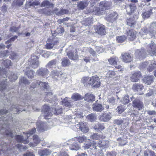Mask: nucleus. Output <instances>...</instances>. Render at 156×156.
<instances>
[{
    "label": "nucleus",
    "mask_w": 156,
    "mask_h": 156,
    "mask_svg": "<svg viewBox=\"0 0 156 156\" xmlns=\"http://www.w3.org/2000/svg\"><path fill=\"white\" fill-rule=\"evenodd\" d=\"M130 101H132L133 107L139 110H141L144 107L143 102L137 98H135L133 96L130 97Z\"/></svg>",
    "instance_id": "1"
},
{
    "label": "nucleus",
    "mask_w": 156,
    "mask_h": 156,
    "mask_svg": "<svg viewBox=\"0 0 156 156\" xmlns=\"http://www.w3.org/2000/svg\"><path fill=\"white\" fill-rule=\"evenodd\" d=\"M147 51L151 56L156 55V44L153 42L148 44L147 47Z\"/></svg>",
    "instance_id": "2"
},
{
    "label": "nucleus",
    "mask_w": 156,
    "mask_h": 156,
    "mask_svg": "<svg viewBox=\"0 0 156 156\" xmlns=\"http://www.w3.org/2000/svg\"><path fill=\"white\" fill-rule=\"evenodd\" d=\"M90 85L94 88L99 87L100 86V81L99 77L97 76H93L90 78Z\"/></svg>",
    "instance_id": "3"
},
{
    "label": "nucleus",
    "mask_w": 156,
    "mask_h": 156,
    "mask_svg": "<svg viewBox=\"0 0 156 156\" xmlns=\"http://www.w3.org/2000/svg\"><path fill=\"white\" fill-rule=\"evenodd\" d=\"M42 110L44 114V118L45 119H49V117H51L52 116L51 108L48 105H44L43 106Z\"/></svg>",
    "instance_id": "4"
},
{
    "label": "nucleus",
    "mask_w": 156,
    "mask_h": 156,
    "mask_svg": "<svg viewBox=\"0 0 156 156\" xmlns=\"http://www.w3.org/2000/svg\"><path fill=\"white\" fill-rule=\"evenodd\" d=\"M29 66L34 69L38 68L39 65V61L35 56H32L28 60Z\"/></svg>",
    "instance_id": "5"
},
{
    "label": "nucleus",
    "mask_w": 156,
    "mask_h": 156,
    "mask_svg": "<svg viewBox=\"0 0 156 156\" xmlns=\"http://www.w3.org/2000/svg\"><path fill=\"white\" fill-rule=\"evenodd\" d=\"M40 84L44 89H47L48 83L45 82H42L38 80H35L30 86V88H34L39 86Z\"/></svg>",
    "instance_id": "6"
},
{
    "label": "nucleus",
    "mask_w": 156,
    "mask_h": 156,
    "mask_svg": "<svg viewBox=\"0 0 156 156\" xmlns=\"http://www.w3.org/2000/svg\"><path fill=\"white\" fill-rule=\"evenodd\" d=\"M49 72V70L46 68L41 67L37 70L36 73L38 76L45 77L48 75Z\"/></svg>",
    "instance_id": "7"
},
{
    "label": "nucleus",
    "mask_w": 156,
    "mask_h": 156,
    "mask_svg": "<svg viewBox=\"0 0 156 156\" xmlns=\"http://www.w3.org/2000/svg\"><path fill=\"white\" fill-rule=\"evenodd\" d=\"M92 108L94 112H100L104 110V107L101 104L98 103L97 101L93 104Z\"/></svg>",
    "instance_id": "8"
},
{
    "label": "nucleus",
    "mask_w": 156,
    "mask_h": 156,
    "mask_svg": "<svg viewBox=\"0 0 156 156\" xmlns=\"http://www.w3.org/2000/svg\"><path fill=\"white\" fill-rule=\"evenodd\" d=\"M125 9H126L127 14L129 15H130L135 11L136 6L135 4L131 3L129 5L126 6Z\"/></svg>",
    "instance_id": "9"
},
{
    "label": "nucleus",
    "mask_w": 156,
    "mask_h": 156,
    "mask_svg": "<svg viewBox=\"0 0 156 156\" xmlns=\"http://www.w3.org/2000/svg\"><path fill=\"white\" fill-rule=\"evenodd\" d=\"M112 118V115L110 113H104L102 114L99 116L100 120L103 122H106L109 121Z\"/></svg>",
    "instance_id": "10"
},
{
    "label": "nucleus",
    "mask_w": 156,
    "mask_h": 156,
    "mask_svg": "<svg viewBox=\"0 0 156 156\" xmlns=\"http://www.w3.org/2000/svg\"><path fill=\"white\" fill-rule=\"evenodd\" d=\"M122 61L126 63L130 62L133 60V58L130 54L127 53H123L121 54Z\"/></svg>",
    "instance_id": "11"
},
{
    "label": "nucleus",
    "mask_w": 156,
    "mask_h": 156,
    "mask_svg": "<svg viewBox=\"0 0 156 156\" xmlns=\"http://www.w3.org/2000/svg\"><path fill=\"white\" fill-rule=\"evenodd\" d=\"M153 9V7H150L149 8H147L148 10L143 12L141 14L142 18L145 19L149 18L153 14L152 10Z\"/></svg>",
    "instance_id": "12"
},
{
    "label": "nucleus",
    "mask_w": 156,
    "mask_h": 156,
    "mask_svg": "<svg viewBox=\"0 0 156 156\" xmlns=\"http://www.w3.org/2000/svg\"><path fill=\"white\" fill-rule=\"evenodd\" d=\"M141 76V74L140 72L136 71L130 76V79L132 82H136L139 80Z\"/></svg>",
    "instance_id": "13"
},
{
    "label": "nucleus",
    "mask_w": 156,
    "mask_h": 156,
    "mask_svg": "<svg viewBox=\"0 0 156 156\" xmlns=\"http://www.w3.org/2000/svg\"><path fill=\"white\" fill-rule=\"evenodd\" d=\"M96 32L101 35H105L106 33L105 26L102 24L98 25L96 28Z\"/></svg>",
    "instance_id": "14"
},
{
    "label": "nucleus",
    "mask_w": 156,
    "mask_h": 156,
    "mask_svg": "<svg viewBox=\"0 0 156 156\" xmlns=\"http://www.w3.org/2000/svg\"><path fill=\"white\" fill-rule=\"evenodd\" d=\"M135 54L136 57L138 58L141 59L145 57V52L144 48L137 50Z\"/></svg>",
    "instance_id": "15"
},
{
    "label": "nucleus",
    "mask_w": 156,
    "mask_h": 156,
    "mask_svg": "<svg viewBox=\"0 0 156 156\" xmlns=\"http://www.w3.org/2000/svg\"><path fill=\"white\" fill-rule=\"evenodd\" d=\"M33 142H30L29 144L30 147H35L40 143L41 140L39 137L36 135H34L33 136Z\"/></svg>",
    "instance_id": "16"
},
{
    "label": "nucleus",
    "mask_w": 156,
    "mask_h": 156,
    "mask_svg": "<svg viewBox=\"0 0 156 156\" xmlns=\"http://www.w3.org/2000/svg\"><path fill=\"white\" fill-rule=\"evenodd\" d=\"M118 14L115 12H113L111 14L107 16L106 20L110 23H113L117 19Z\"/></svg>",
    "instance_id": "17"
},
{
    "label": "nucleus",
    "mask_w": 156,
    "mask_h": 156,
    "mask_svg": "<svg viewBox=\"0 0 156 156\" xmlns=\"http://www.w3.org/2000/svg\"><path fill=\"white\" fill-rule=\"evenodd\" d=\"M128 38L130 41H133L136 37V32L133 30H129L126 31Z\"/></svg>",
    "instance_id": "18"
},
{
    "label": "nucleus",
    "mask_w": 156,
    "mask_h": 156,
    "mask_svg": "<svg viewBox=\"0 0 156 156\" xmlns=\"http://www.w3.org/2000/svg\"><path fill=\"white\" fill-rule=\"evenodd\" d=\"M96 144H95L94 142H86L83 145V147L85 149H88L90 148L92 150H96L97 149V146H96Z\"/></svg>",
    "instance_id": "19"
},
{
    "label": "nucleus",
    "mask_w": 156,
    "mask_h": 156,
    "mask_svg": "<svg viewBox=\"0 0 156 156\" xmlns=\"http://www.w3.org/2000/svg\"><path fill=\"white\" fill-rule=\"evenodd\" d=\"M90 0H84L80 2L78 4L79 8L81 9H84L90 3Z\"/></svg>",
    "instance_id": "20"
},
{
    "label": "nucleus",
    "mask_w": 156,
    "mask_h": 156,
    "mask_svg": "<svg viewBox=\"0 0 156 156\" xmlns=\"http://www.w3.org/2000/svg\"><path fill=\"white\" fill-rule=\"evenodd\" d=\"M36 126L37 127V130L38 131L43 132L47 130L46 126L44 123L41 122H37L36 123Z\"/></svg>",
    "instance_id": "21"
},
{
    "label": "nucleus",
    "mask_w": 156,
    "mask_h": 156,
    "mask_svg": "<svg viewBox=\"0 0 156 156\" xmlns=\"http://www.w3.org/2000/svg\"><path fill=\"white\" fill-rule=\"evenodd\" d=\"M84 100L88 102H92L95 100V97L92 94L87 93L84 97Z\"/></svg>",
    "instance_id": "22"
},
{
    "label": "nucleus",
    "mask_w": 156,
    "mask_h": 156,
    "mask_svg": "<svg viewBox=\"0 0 156 156\" xmlns=\"http://www.w3.org/2000/svg\"><path fill=\"white\" fill-rule=\"evenodd\" d=\"M105 8H101L99 6L98 7H94L92 10V13L94 14L100 15L102 14L104 12Z\"/></svg>",
    "instance_id": "23"
},
{
    "label": "nucleus",
    "mask_w": 156,
    "mask_h": 156,
    "mask_svg": "<svg viewBox=\"0 0 156 156\" xmlns=\"http://www.w3.org/2000/svg\"><path fill=\"white\" fill-rule=\"evenodd\" d=\"M141 31L140 32L141 34H148L151 36H153L155 35V32L154 30L151 31V30H148L146 27H144L141 29Z\"/></svg>",
    "instance_id": "24"
},
{
    "label": "nucleus",
    "mask_w": 156,
    "mask_h": 156,
    "mask_svg": "<svg viewBox=\"0 0 156 156\" xmlns=\"http://www.w3.org/2000/svg\"><path fill=\"white\" fill-rule=\"evenodd\" d=\"M68 10L65 9H61L59 11H58V9L57 8H55L53 10V13H55V14L58 16H60L68 13Z\"/></svg>",
    "instance_id": "25"
},
{
    "label": "nucleus",
    "mask_w": 156,
    "mask_h": 156,
    "mask_svg": "<svg viewBox=\"0 0 156 156\" xmlns=\"http://www.w3.org/2000/svg\"><path fill=\"white\" fill-rule=\"evenodd\" d=\"M6 80L7 79H5V80L0 81V92H1V93L2 92L3 93V96H5V95L4 92L6 89V87L7 86V81H6Z\"/></svg>",
    "instance_id": "26"
},
{
    "label": "nucleus",
    "mask_w": 156,
    "mask_h": 156,
    "mask_svg": "<svg viewBox=\"0 0 156 156\" xmlns=\"http://www.w3.org/2000/svg\"><path fill=\"white\" fill-rule=\"evenodd\" d=\"M153 78L152 76H147L143 78V80L147 85H150L153 81Z\"/></svg>",
    "instance_id": "27"
},
{
    "label": "nucleus",
    "mask_w": 156,
    "mask_h": 156,
    "mask_svg": "<svg viewBox=\"0 0 156 156\" xmlns=\"http://www.w3.org/2000/svg\"><path fill=\"white\" fill-rule=\"evenodd\" d=\"M27 71L23 70L25 72V74L27 76L28 78H32L34 77L35 72L32 70H29L30 68L28 67H26Z\"/></svg>",
    "instance_id": "28"
},
{
    "label": "nucleus",
    "mask_w": 156,
    "mask_h": 156,
    "mask_svg": "<svg viewBox=\"0 0 156 156\" xmlns=\"http://www.w3.org/2000/svg\"><path fill=\"white\" fill-rule=\"evenodd\" d=\"M93 127L97 131H100L104 129L105 128L103 123H97L94 124Z\"/></svg>",
    "instance_id": "29"
},
{
    "label": "nucleus",
    "mask_w": 156,
    "mask_h": 156,
    "mask_svg": "<svg viewBox=\"0 0 156 156\" xmlns=\"http://www.w3.org/2000/svg\"><path fill=\"white\" fill-rule=\"evenodd\" d=\"M144 87V86L141 84L135 83L133 85L132 89L135 92L140 91L143 89Z\"/></svg>",
    "instance_id": "30"
},
{
    "label": "nucleus",
    "mask_w": 156,
    "mask_h": 156,
    "mask_svg": "<svg viewBox=\"0 0 156 156\" xmlns=\"http://www.w3.org/2000/svg\"><path fill=\"white\" fill-rule=\"evenodd\" d=\"M47 41L48 42L51 43L53 44V46L58 45L59 43V39L53 36L52 38H49Z\"/></svg>",
    "instance_id": "31"
},
{
    "label": "nucleus",
    "mask_w": 156,
    "mask_h": 156,
    "mask_svg": "<svg viewBox=\"0 0 156 156\" xmlns=\"http://www.w3.org/2000/svg\"><path fill=\"white\" fill-rule=\"evenodd\" d=\"M51 153V151L47 149L39 150L38 151V154L41 156H48Z\"/></svg>",
    "instance_id": "32"
},
{
    "label": "nucleus",
    "mask_w": 156,
    "mask_h": 156,
    "mask_svg": "<svg viewBox=\"0 0 156 156\" xmlns=\"http://www.w3.org/2000/svg\"><path fill=\"white\" fill-rule=\"evenodd\" d=\"M100 141H99L100 142ZM108 141H102L101 142L98 143L97 148L99 147L101 149H104L108 147Z\"/></svg>",
    "instance_id": "33"
},
{
    "label": "nucleus",
    "mask_w": 156,
    "mask_h": 156,
    "mask_svg": "<svg viewBox=\"0 0 156 156\" xmlns=\"http://www.w3.org/2000/svg\"><path fill=\"white\" fill-rule=\"evenodd\" d=\"M15 139L18 142L22 143L24 144L28 143L29 141L27 140H24L23 136L20 135H17L15 136Z\"/></svg>",
    "instance_id": "34"
},
{
    "label": "nucleus",
    "mask_w": 156,
    "mask_h": 156,
    "mask_svg": "<svg viewBox=\"0 0 156 156\" xmlns=\"http://www.w3.org/2000/svg\"><path fill=\"white\" fill-rule=\"evenodd\" d=\"M81 125L80 126V129L84 133H87L89 130L87 125L85 122H83Z\"/></svg>",
    "instance_id": "35"
},
{
    "label": "nucleus",
    "mask_w": 156,
    "mask_h": 156,
    "mask_svg": "<svg viewBox=\"0 0 156 156\" xmlns=\"http://www.w3.org/2000/svg\"><path fill=\"white\" fill-rule=\"evenodd\" d=\"M111 5L110 3L109 2L106 1H104L100 2L99 5L100 7L102 8H105V10L106 9V8L110 6Z\"/></svg>",
    "instance_id": "36"
},
{
    "label": "nucleus",
    "mask_w": 156,
    "mask_h": 156,
    "mask_svg": "<svg viewBox=\"0 0 156 156\" xmlns=\"http://www.w3.org/2000/svg\"><path fill=\"white\" fill-rule=\"evenodd\" d=\"M127 25L129 26L133 27L135 25L136 22L134 18H131L126 20Z\"/></svg>",
    "instance_id": "37"
},
{
    "label": "nucleus",
    "mask_w": 156,
    "mask_h": 156,
    "mask_svg": "<svg viewBox=\"0 0 156 156\" xmlns=\"http://www.w3.org/2000/svg\"><path fill=\"white\" fill-rule=\"evenodd\" d=\"M82 83H83L84 86L86 87H87L89 86L90 85V78L89 77H84L82 79Z\"/></svg>",
    "instance_id": "38"
},
{
    "label": "nucleus",
    "mask_w": 156,
    "mask_h": 156,
    "mask_svg": "<svg viewBox=\"0 0 156 156\" xmlns=\"http://www.w3.org/2000/svg\"><path fill=\"white\" fill-rule=\"evenodd\" d=\"M107 102L109 103L110 107L113 106L116 104L115 98L112 96L108 98Z\"/></svg>",
    "instance_id": "39"
},
{
    "label": "nucleus",
    "mask_w": 156,
    "mask_h": 156,
    "mask_svg": "<svg viewBox=\"0 0 156 156\" xmlns=\"http://www.w3.org/2000/svg\"><path fill=\"white\" fill-rule=\"evenodd\" d=\"M127 136L126 135L124 136L123 137L119 138L117 140L119 142V144L121 146H124L126 143V139Z\"/></svg>",
    "instance_id": "40"
},
{
    "label": "nucleus",
    "mask_w": 156,
    "mask_h": 156,
    "mask_svg": "<svg viewBox=\"0 0 156 156\" xmlns=\"http://www.w3.org/2000/svg\"><path fill=\"white\" fill-rule=\"evenodd\" d=\"M87 51L93 56L95 57L94 59L93 60L94 61H98V58L96 57V53L91 48H88L87 49Z\"/></svg>",
    "instance_id": "41"
},
{
    "label": "nucleus",
    "mask_w": 156,
    "mask_h": 156,
    "mask_svg": "<svg viewBox=\"0 0 156 156\" xmlns=\"http://www.w3.org/2000/svg\"><path fill=\"white\" fill-rule=\"evenodd\" d=\"M57 32L56 33L55 31L54 33H52L53 36H54V34L57 35V34H60L63 33L64 31V28L61 26H59L56 29Z\"/></svg>",
    "instance_id": "42"
},
{
    "label": "nucleus",
    "mask_w": 156,
    "mask_h": 156,
    "mask_svg": "<svg viewBox=\"0 0 156 156\" xmlns=\"http://www.w3.org/2000/svg\"><path fill=\"white\" fill-rule=\"evenodd\" d=\"M118 60L117 57H112L108 59V61L110 64L115 66L117 65Z\"/></svg>",
    "instance_id": "43"
},
{
    "label": "nucleus",
    "mask_w": 156,
    "mask_h": 156,
    "mask_svg": "<svg viewBox=\"0 0 156 156\" xmlns=\"http://www.w3.org/2000/svg\"><path fill=\"white\" fill-rule=\"evenodd\" d=\"M87 119L92 122L95 120L97 119V116L95 114L91 113L87 115Z\"/></svg>",
    "instance_id": "44"
},
{
    "label": "nucleus",
    "mask_w": 156,
    "mask_h": 156,
    "mask_svg": "<svg viewBox=\"0 0 156 156\" xmlns=\"http://www.w3.org/2000/svg\"><path fill=\"white\" fill-rule=\"evenodd\" d=\"M90 137L93 140H98L103 138V136L98 133H94Z\"/></svg>",
    "instance_id": "45"
},
{
    "label": "nucleus",
    "mask_w": 156,
    "mask_h": 156,
    "mask_svg": "<svg viewBox=\"0 0 156 156\" xmlns=\"http://www.w3.org/2000/svg\"><path fill=\"white\" fill-rule=\"evenodd\" d=\"M57 62V60L56 59H53L50 61L46 66V67L49 68L52 67L53 66L55 65Z\"/></svg>",
    "instance_id": "46"
},
{
    "label": "nucleus",
    "mask_w": 156,
    "mask_h": 156,
    "mask_svg": "<svg viewBox=\"0 0 156 156\" xmlns=\"http://www.w3.org/2000/svg\"><path fill=\"white\" fill-rule=\"evenodd\" d=\"M121 101L123 104L125 105L132 101H130V98H129V96L128 95L125 96L121 99Z\"/></svg>",
    "instance_id": "47"
},
{
    "label": "nucleus",
    "mask_w": 156,
    "mask_h": 156,
    "mask_svg": "<svg viewBox=\"0 0 156 156\" xmlns=\"http://www.w3.org/2000/svg\"><path fill=\"white\" fill-rule=\"evenodd\" d=\"M62 73L60 70H54L51 72V75L52 77L62 75Z\"/></svg>",
    "instance_id": "48"
},
{
    "label": "nucleus",
    "mask_w": 156,
    "mask_h": 156,
    "mask_svg": "<svg viewBox=\"0 0 156 156\" xmlns=\"http://www.w3.org/2000/svg\"><path fill=\"white\" fill-rule=\"evenodd\" d=\"M74 139L78 141L79 143H83L86 140V137L84 136H77L74 138Z\"/></svg>",
    "instance_id": "49"
},
{
    "label": "nucleus",
    "mask_w": 156,
    "mask_h": 156,
    "mask_svg": "<svg viewBox=\"0 0 156 156\" xmlns=\"http://www.w3.org/2000/svg\"><path fill=\"white\" fill-rule=\"evenodd\" d=\"M71 98L74 101H76L82 99L81 96L78 93H74L72 96Z\"/></svg>",
    "instance_id": "50"
},
{
    "label": "nucleus",
    "mask_w": 156,
    "mask_h": 156,
    "mask_svg": "<svg viewBox=\"0 0 156 156\" xmlns=\"http://www.w3.org/2000/svg\"><path fill=\"white\" fill-rule=\"evenodd\" d=\"M156 69V62L154 63L153 61L152 62V63L149 65V66L147 68V70L149 72H151L154 69Z\"/></svg>",
    "instance_id": "51"
},
{
    "label": "nucleus",
    "mask_w": 156,
    "mask_h": 156,
    "mask_svg": "<svg viewBox=\"0 0 156 156\" xmlns=\"http://www.w3.org/2000/svg\"><path fill=\"white\" fill-rule=\"evenodd\" d=\"M7 72L5 71V69H3L0 67V77L1 79L3 77L5 78L6 77Z\"/></svg>",
    "instance_id": "52"
},
{
    "label": "nucleus",
    "mask_w": 156,
    "mask_h": 156,
    "mask_svg": "<svg viewBox=\"0 0 156 156\" xmlns=\"http://www.w3.org/2000/svg\"><path fill=\"white\" fill-rule=\"evenodd\" d=\"M41 5L43 7L49 6L53 7L54 6V5L53 4L50 3V2L47 0L43 2L41 4Z\"/></svg>",
    "instance_id": "53"
},
{
    "label": "nucleus",
    "mask_w": 156,
    "mask_h": 156,
    "mask_svg": "<svg viewBox=\"0 0 156 156\" xmlns=\"http://www.w3.org/2000/svg\"><path fill=\"white\" fill-rule=\"evenodd\" d=\"M3 63L6 68H9L10 66H11L12 64L11 61L8 59L4 61Z\"/></svg>",
    "instance_id": "54"
},
{
    "label": "nucleus",
    "mask_w": 156,
    "mask_h": 156,
    "mask_svg": "<svg viewBox=\"0 0 156 156\" xmlns=\"http://www.w3.org/2000/svg\"><path fill=\"white\" fill-rule=\"evenodd\" d=\"M144 156H155L154 152L149 150H147L144 151Z\"/></svg>",
    "instance_id": "55"
},
{
    "label": "nucleus",
    "mask_w": 156,
    "mask_h": 156,
    "mask_svg": "<svg viewBox=\"0 0 156 156\" xmlns=\"http://www.w3.org/2000/svg\"><path fill=\"white\" fill-rule=\"evenodd\" d=\"M80 146L77 144L75 143L70 147V149L72 150H78L80 149Z\"/></svg>",
    "instance_id": "56"
},
{
    "label": "nucleus",
    "mask_w": 156,
    "mask_h": 156,
    "mask_svg": "<svg viewBox=\"0 0 156 156\" xmlns=\"http://www.w3.org/2000/svg\"><path fill=\"white\" fill-rule=\"evenodd\" d=\"M42 11L43 13L48 16H50L52 12L53 13V11L51 12L50 9H48L47 8H45L42 9Z\"/></svg>",
    "instance_id": "57"
},
{
    "label": "nucleus",
    "mask_w": 156,
    "mask_h": 156,
    "mask_svg": "<svg viewBox=\"0 0 156 156\" xmlns=\"http://www.w3.org/2000/svg\"><path fill=\"white\" fill-rule=\"evenodd\" d=\"M126 37L125 36L118 37L117 38V40L119 43H122L126 39Z\"/></svg>",
    "instance_id": "58"
},
{
    "label": "nucleus",
    "mask_w": 156,
    "mask_h": 156,
    "mask_svg": "<svg viewBox=\"0 0 156 156\" xmlns=\"http://www.w3.org/2000/svg\"><path fill=\"white\" fill-rule=\"evenodd\" d=\"M17 76L14 73H11L9 76V78L11 81H15L17 79Z\"/></svg>",
    "instance_id": "59"
},
{
    "label": "nucleus",
    "mask_w": 156,
    "mask_h": 156,
    "mask_svg": "<svg viewBox=\"0 0 156 156\" xmlns=\"http://www.w3.org/2000/svg\"><path fill=\"white\" fill-rule=\"evenodd\" d=\"M62 66H67L68 64V60L67 58H63L62 59Z\"/></svg>",
    "instance_id": "60"
},
{
    "label": "nucleus",
    "mask_w": 156,
    "mask_h": 156,
    "mask_svg": "<svg viewBox=\"0 0 156 156\" xmlns=\"http://www.w3.org/2000/svg\"><path fill=\"white\" fill-rule=\"evenodd\" d=\"M124 107L122 105H120L117 108V110L119 113H122L124 111Z\"/></svg>",
    "instance_id": "61"
},
{
    "label": "nucleus",
    "mask_w": 156,
    "mask_h": 156,
    "mask_svg": "<svg viewBox=\"0 0 156 156\" xmlns=\"http://www.w3.org/2000/svg\"><path fill=\"white\" fill-rule=\"evenodd\" d=\"M9 51L8 50L2 51L0 52V57H5L8 55Z\"/></svg>",
    "instance_id": "62"
},
{
    "label": "nucleus",
    "mask_w": 156,
    "mask_h": 156,
    "mask_svg": "<svg viewBox=\"0 0 156 156\" xmlns=\"http://www.w3.org/2000/svg\"><path fill=\"white\" fill-rule=\"evenodd\" d=\"M148 63L147 62H144L140 63L139 66V67L140 69H143L145 68L147 65H148Z\"/></svg>",
    "instance_id": "63"
},
{
    "label": "nucleus",
    "mask_w": 156,
    "mask_h": 156,
    "mask_svg": "<svg viewBox=\"0 0 156 156\" xmlns=\"http://www.w3.org/2000/svg\"><path fill=\"white\" fill-rule=\"evenodd\" d=\"M156 29V22L151 23L150 24V30L151 31L154 30L155 32V30Z\"/></svg>",
    "instance_id": "64"
}]
</instances>
